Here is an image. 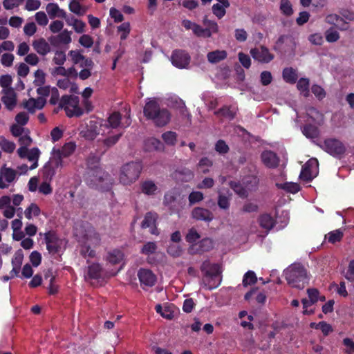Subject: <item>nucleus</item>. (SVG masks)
<instances>
[{
    "label": "nucleus",
    "instance_id": "nucleus-1",
    "mask_svg": "<svg viewBox=\"0 0 354 354\" xmlns=\"http://www.w3.org/2000/svg\"><path fill=\"white\" fill-rule=\"evenodd\" d=\"M87 171L85 177L86 184L102 192L111 189L113 180L110 174L100 167L99 158L96 156H89L86 160Z\"/></svg>",
    "mask_w": 354,
    "mask_h": 354
},
{
    "label": "nucleus",
    "instance_id": "nucleus-2",
    "mask_svg": "<svg viewBox=\"0 0 354 354\" xmlns=\"http://www.w3.org/2000/svg\"><path fill=\"white\" fill-rule=\"evenodd\" d=\"M287 283L292 288L302 290L308 284L307 270L300 263H294L283 271Z\"/></svg>",
    "mask_w": 354,
    "mask_h": 354
},
{
    "label": "nucleus",
    "instance_id": "nucleus-3",
    "mask_svg": "<svg viewBox=\"0 0 354 354\" xmlns=\"http://www.w3.org/2000/svg\"><path fill=\"white\" fill-rule=\"evenodd\" d=\"M142 170V164L139 162L131 161L120 168L119 180L124 185H130L139 178Z\"/></svg>",
    "mask_w": 354,
    "mask_h": 354
},
{
    "label": "nucleus",
    "instance_id": "nucleus-4",
    "mask_svg": "<svg viewBox=\"0 0 354 354\" xmlns=\"http://www.w3.org/2000/svg\"><path fill=\"white\" fill-rule=\"evenodd\" d=\"M319 147L324 151L337 159L342 158L346 151L345 144L337 138H326Z\"/></svg>",
    "mask_w": 354,
    "mask_h": 354
},
{
    "label": "nucleus",
    "instance_id": "nucleus-5",
    "mask_svg": "<svg viewBox=\"0 0 354 354\" xmlns=\"http://www.w3.org/2000/svg\"><path fill=\"white\" fill-rule=\"evenodd\" d=\"M76 149L75 142H69L65 143L61 149L54 147L52 150V163L56 168L63 167L64 158H68L71 156Z\"/></svg>",
    "mask_w": 354,
    "mask_h": 354
},
{
    "label": "nucleus",
    "instance_id": "nucleus-6",
    "mask_svg": "<svg viewBox=\"0 0 354 354\" xmlns=\"http://www.w3.org/2000/svg\"><path fill=\"white\" fill-rule=\"evenodd\" d=\"M191 57L189 54L182 49L174 50L171 56V64L178 68H187L189 65Z\"/></svg>",
    "mask_w": 354,
    "mask_h": 354
},
{
    "label": "nucleus",
    "instance_id": "nucleus-7",
    "mask_svg": "<svg viewBox=\"0 0 354 354\" xmlns=\"http://www.w3.org/2000/svg\"><path fill=\"white\" fill-rule=\"evenodd\" d=\"M250 53L254 60L264 64L270 62L274 57V55L265 46L252 48Z\"/></svg>",
    "mask_w": 354,
    "mask_h": 354
},
{
    "label": "nucleus",
    "instance_id": "nucleus-8",
    "mask_svg": "<svg viewBox=\"0 0 354 354\" xmlns=\"http://www.w3.org/2000/svg\"><path fill=\"white\" fill-rule=\"evenodd\" d=\"M318 160L316 158H310L302 167L299 178L304 181L310 182L315 176L313 174V169L318 168Z\"/></svg>",
    "mask_w": 354,
    "mask_h": 354
},
{
    "label": "nucleus",
    "instance_id": "nucleus-9",
    "mask_svg": "<svg viewBox=\"0 0 354 354\" xmlns=\"http://www.w3.org/2000/svg\"><path fill=\"white\" fill-rule=\"evenodd\" d=\"M171 119L169 111L165 108L159 107V111L155 112L154 116L150 118L149 120L153 121L154 124L158 127L167 125Z\"/></svg>",
    "mask_w": 354,
    "mask_h": 354
},
{
    "label": "nucleus",
    "instance_id": "nucleus-10",
    "mask_svg": "<svg viewBox=\"0 0 354 354\" xmlns=\"http://www.w3.org/2000/svg\"><path fill=\"white\" fill-rule=\"evenodd\" d=\"M46 249L49 253L56 254L59 252L60 246L59 237L54 231H48L44 234Z\"/></svg>",
    "mask_w": 354,
    "mask_h": 354
},
{
    "label": "nucleus",
    "instance_id": "nucleus-11",
    "mask_svg": "<svg viewBox=\"0 0 354 354\" xmlns=\"http://www.w3.org/2000/svg\"><path fill=\"white\" fill-rule=\"evenodd\" d=\"M3 96L1 97V102L5 105L6 108L9 111H12L17 102V94L12 88L2 90Z\"/></svg>",
    "mask_w": 354,
    "mask_h": 354
},
{
    "label": "nucleus",
    "instance_id": "nucleus-12",
    "mask_svg": "<svg viewBox=\"0 0 354 354\" xmlns=\"http://www.w3.org/2000/svg\"><path fill=\"white\" fill-rule=\"evenodd\" d=\"M222 270H218V272H213L209 276H203L202 283L208 290H213L218 287L222 281Z\"/></svg>",
    "mask_w": 354,
    "mask_h": 354
},
{
    "label": "nucleus",
    "instance_id": "nucleus-13",
    "mask_svg": "<svg viewBox=\"0 0 354 354\" xmlns=\"http://www.w3.org/2000/svg\"><path fill=\"white\" fill-rule=\"evenodd\" d=\"M192 217L196 221L209 223L214 219V214L208 209L196 207L192 211Z\"/></svg>",
    "mask_w": 354,
    "mask_h": 354
},
{
    "label": "nucleus",
    "instance_id": "nucleus-14",
    "mask_svg": "<svg viewBox=\"0 0 354 354\" xmlns=\"http://www.w3.org/2000/svg\"><path fill=\"white\" fill-rule=\"evenodd\" d=\"M261 158L264 165L270 169L277 168L279 164V158L276 153L266 150L261 153Z\"/></svg>",
    "mask_w": 354,
    "mask_h": 354
},
{
    "label": "nucleus",
    "instance_id": "nucleus-15",
    "mask_svg": "<svg viewBox=\"0 0 354 354\" xmlns=\"http://www.w3.org/2000/svg\"><path fill=\"white\" fill-rule=\"evenodd\" d=\"M16 175L17 172L13 169L2 167L0 169V188L8 187V185L5 181L8 183H12L15 179Z\"/></svg>",
    "mask_w": 354,
    "mask_h": 354
},
{
    "label": "nucleus",
    "instance_id": "nucleus-16",
    "mask_svg": "<svg viewBox=\"0 0 354 354\" xmlns=\"http://www.w3.org/2000/svg\"><path fill=\"white\" fill-rule=\"evenodd\" d=\"M71 100L68 104V108H65V112L68 118L73 116L80 117L83 115L84 111L82 108L79 106L78 97L71 95Z\"/></svg>",
    "mask_w": 354,
    "mask_h": 354
},
{
    "label": "nucleus",
    "instance_id": "nucleus-17",
    "mask_svg": "<svg viewBox=\"0 0 354 354\" xmlns=\"http://www.w3.org/2000/svg\"><path fill=\"white\" fill-rule=\"evenodd\" d=\"M138 277L141 285H145L148 287L153 286L156 281V275L149 269H140Z\"/></svg>",
    "mask_w": 354,
    "mask_h": 354
},
{
    "label": "nucleus",
    "instance_id": "nucleus-18",
    "mask_svg": "<svg viewBox=\"0 0 354 354\" xmlns=\"http://www.w3.org/2000/svg\"><path fill=\"white\" fill-rule=\"evenodd\" d=\"M178 196H180V194L175 189L169 190L164 195L163 205L169 207V209L173 213L176 212L178 210L176 203Z\"/></svg>",
    "mask_w": 354,
    "mask_h": 354
},
{
    "label": "nucleus",
    "instance_id": "nucleus-19",
    "mask_svg": "<svg viewBox=\"0 0 354 354\" xmlns=\"http://www.w3.org/2000/svg\"><path fill=\"white\" fill-rule=\"evenodd\" d=\"M214 248V242L209 238H204L198 243L192 245L189 250H194L196 253L202 254L203 252H209Z\"/></svg>",
    "mask_w": 354,
    "mask_h": 354
},
{
    "label": "nucleus",
    "instance_id": "nucleus-20",
    "mask_svg": "<svg viewBox=\"0 0 354 354\" xmlns=\"http://www.w3.org/2000/svg\"><path fill=\"white\" fill-rule=\"evenodd\" d=\"M84 138L89 140H94L99 134L97 124L95 121L91 120L86 129L80 133Z\"/></svg>",
    "mask_w": 354,
    "mask_h": 354
},
{
    "label": "nucleus",
    "instance_id": "nucleus-21",
    "mask_svg": "<svg viewBox=\"0 0 354 354\" xmlns=\"http://www.w3.org/2000/svg\"><path fill=\"white\" fill-rule=\"evenodd\" d=\"M159 107L160 104L156 99H149V101L146 102L143 108L144 116L147 120H149L151 117L154 116L156 111H159Z\"/></svg>",
    "mask_w": 354,
    "mask_h": 354
},
{
    "label": "nucleus",
    "instance_id": "nucleus-22",
    "mask_svg": "<svg viewBox=\"0 0 354 354\" xmlns=\"http://www.w3.org/2000/svg\"><path fill=\"white\" fill-rule=\"evenodd\" d=\"M46 12L50 19L66 18V12L61 9L56 3H49L46 8Z\"/></svg>",
    "mask_w": 354,
    "mask_h": 354
},
{
    "label": "nucleus",
    "instance_id": "nucleus-23",
    "mask_svg": "<svg viewBox=\"0 0 354 354\" xmlns=\"http://www.w3.org/2000/svg\"><path fill=\"white\" fill-rule=\"evenodd\" d=\"M158 189V186L151 180H147L140 183V190L142 193H143L145 195H155L157 193Z\"/></svg>",
    "mask_w": 354,
    "mask_h": 354
},
{
    "label": "nucleus",
    "instance_id": "nucleus-24",
    "mask_svg": "<svg viewBox=\"0 0 354 354\" xmlns=\"http://www.w3.org/2000/svg\"><path fill=\"white\" fill-rule=\"evenodd\" d=\"M32 46L37 53L41 55H47L50 50V45L44 38L35 40Z\"/></svg>",
    "mask_w": 354,
    "mask_h": 354
},
{
    "label": "nucleus",
    "instance_id": "nucleus-25",
    "mask_svg": "<svg viewBox=\"0 0 354 354\" xmlns=\"http://www.w3.org/2000/svg\"><path fill=\"white\" fill-rule=\"evenodd\" d=\"M258 222L259 225L266 230H270L275 225V220L270 214H261L258 218Z\"/></svg>",
    "mask_w": 354,
    "mask_h": 354
},
{
    "label": "nucleus",
    "instance_id": "nucleus-26",
    "mask_svg": "<svg viewBox=\"0 0 354 354\" xmlns=\"http://www.w3.org/2000/svg\"><path fill=\"white\" fill-rule=\"evenodd\" d=\"M227 53L224 50H216L209 52L207 55V59L211 64L218 63L226 59Z\"/></svg>",
    "mask_w": 354,
    "mask_h": 354
},
{
    "label": "nucleus",
    "instance_id": "nucleus-27",
    "mask_svg": "<svg viewBox=\"0 0 354 354\" xmlns=\"http://www.w3.org/2000/svg\"><path fill=\"white\" fill-rule=\"evenodd\" d=\"M216 116H221L230 120H233L236 116V110L232 106H223L214 112Z\"/></svg>",
    "mask_w": 354,
    "mask_h": 354
},
{
    "label": "nucleus",
    "instance_id": "nucleus-28",
    "mask_svg": "<svg viewBox=\"0 0 354 354\" xmlns=\"http://www.w3.org/2000/svg\"><path fill=\"white\" fill-rule=\"evenodd\" d=\"M220 269H221V267L219 264L211 263L208 260L203 261L201 266V270L205 276H209L213 272L218 273Z\"/></svg>",
    "mask_w": 354,
    "mask_h": 354
},
{
    "label": "nucleus",
    "instance_id": "nucleus-29",
    "mask_svg": "<svg viewBox=\"0 0 354 354\" xmlns=\"http://www.w3.org/2000/svg\"><path fill=\"white\" fill-rule=\"evenodd\" d=\"M230 188L241 198H245L248 196V192L245 185L236 181H230L229 183Z\"/></svg>",
    "mask_w": 354,
    "mask_h": 354
},
{
    "label": "nucleus",
    "instance_id": "nucleus-30",
    "mask_svg": "<svg viewBox=\"0 0 354 354\" xmlns=\"http://www.w3.org/2000/svg\"><path fill=\"white\" fill-rule=\"evenodd\" d=\"M259 183V178L255 175H249L244 178L243 185L248 191H256L258 189Z\"/></svg>",
    "mask_w": 354,
    "mask_h": 354
},
{
    "label": "nucleus",
    "instance_id": "nucleus-31",
    "mask_svg": "<svg viewBox=\"0 0 354 354\" xmlns=\"http://www.w3.org/2000/svg\"><path fill=\"white\" fill-rule=\"evenodd\" d=\"M158 214L156 212H147L143 221L141 223V227L142 228H148V227H156V221L158 219Z\"/></svg>",
    "mask_w": 354,
    "mask_h": 354
},
{
    "label": "nucleus",
    "instance_id": "nucleus-32",
    "mask_svg": "<svg viewBox=\"0 0 354 354\" xmlns=\"http://www.w3.org/2000/svg\"><path fill=\"white\" fill-rule=\"evenodd\" d=\"M282 77L283 80L289 84H295L297 80V74L295 69L292 67H286L283 70Z\"/></svg>",
    "mask_w": 354,
    "mask_h": 354
},
{
    "label": "nucleus",
    "instance_id": "nucleus-33",
    "mask_svg": "<svg viewBox=\"0 0 354 354\" xmlns=\"http://www.w3.org/2000/svg\"><path fill=\"white\" fill-rule=\"evenodd\" d=\"M102 268L100 264L93 263L88 267L87 275L91 279H99L102 277Z\"/></svg>",
    "mask_w": 354,
    "mask_h": 354
},
{
    "label": "nucleus",
    "instance_id": "nucleus-34",
    "mask_svg": "<svg viewBox=\"0 0 354 354\" xmlns=\"http://www.w3.org/2000/svg\"><path fill=\"white\" fill-rule=\"evenodd\" d=\"M123 252L120 250L115 249L108 252L106 261L112 265H116L123 259Z\"/></svg>",
    "mask_w": 354,
    "mask_h": 354
},
{
    "label": "nucleus",
    "instance_id": "nucleus-35",
    "mask_svg": "<svg viewBox=\"0 0 354 354\" xmlns=\"http://www.w3.org/2000/svg\"><path fill=\"white\" fill-rule=\"evenodd\" d=\"M303 134L308 138H316L319 134V129L311 124H305L302 127Z\"/></svg>",
    "mask_w": 354,
    "mask_h": 354
},
{
    "label": "nucleus",
    "instance_id": "nucleus-36",
    "mask_svg": "<svg viewBox=\"0 0 354 354\" xmlns=\"http://www.w3.org/2000/svg\"><path fill=\"white\" fill-rule=\"evenodd\" d=\"M40 156V151L37 147H33L28 152L27 158L33 163L30 167V169L32 170L38 167V160Z\"/></svg>",
    "mask_w": 354,
    "mask_h": 354
},
{
    "label": "nucleus",
    "instance_id": "nucleus-37",
    "mask_svg": "<svg viewBox=\"0 0 354 354\" xmlns=\"http://www.w3.org/2000/svg\"><path fill=\"white\" fill-rule=\"evenodd\" d=\"M71 41V33L67 30H63L59 33L53 40H51V43L53 44H68Z\"/></svg>",
    "mask_w": 354,
    "mask_h": 354
},
{
    "label": "nucleus",
    "instance_id": "nucleus-38",
    "mask_svg": "<svg viewBox=\"0 0 354 354\" xmlns=\"http://www.w3.org/2000/svg\"><path fill=\"white\" fill-rule=\"evenodd\" d=\"M162 138L166 145L174 146L177 142V133L174 131H168L162 134Z\"/></svg>",
    "mask_w": 354,
    "mask_h": 354
},
{
    "label": "nucleus",
    "instance_id": "nucleus-39",
    "mask_svg": "<svg viewBox=\"0 0 354 354\" xmlns=\"http://www.w3.org/2000/svg\"><path fill=\"white\" fill-rule=\"evenodd\" d=\"M343 236V232L340 229H338L328 233V234L326 235V238L329 243L334 244L337 242H339L342 239Z\"/></svg>",
    "mask_w": 354,
    "mask_h": 354
},
{
    "label": "nucleus",
    "instance_id": "nucleus-40",
    "mask_svg": "<svg viewBox=\"0 0 354 354\" xmlns=\"http://www.w3.org/2000/svg\"><path fill=\"white\" fill-rule=\"evenodd\" d=\"M326 40L329 43H334L338 41L340 38L339 33L335 29L334 27H330L325 31Z\"/></svg>",
    "mask_w": 354,
    "mask_h": 354
},
{
    "label": "nucleus",
    "instance_id": "nucleus-41",
    "mask_svg": "<svg viewBox=\"0 0 354 354\" xmlns=\"http://www.w3.org/2000/svg\"><path fill=\"white\" fill-rule=\"evenodd\" d=\"M257 281V277L254 272L248 271L243 276L242 283L244 287L253 285Z\"/></svg>",
    "mask_w": 354,
    "mask_h": 354
},
{
    "label": "nucleus",
    "instance_id": "nucleus-42",
    "mask_svg": "<svg viewBox=\"0 0 354 354\" xmlns=\"http://www.w3.org/2000/svg\"><path fill=\"white\" fill-rule=\"evenodd\" d=\"M309 80L308 78H300L297 82V87L305 97L309 95Z\"/></svg>",
    "mask_w": 354,
    "mask_h": 354
},
{
    "label": "nucleus",
    "instance_id": "nucleus-43",
    "mask_svg": "<svg viewBox=\"0 0 354 354\" xmlns=\"http://www.w3.org/2000/svg\"><path fill=\"white\" fill-rule=\"evenodd\" d=\"M41 213V210L39 206L35 203H31L28 207H27L24 212L26 218L28 219L32 218V214L35 216H38Z\"/></svg>",
    "mask_w": 354,
    "mask_h": 354
},
{
    "label": "nucleus",
    "instance_id": "nucleus-44",
    "mask_svg": "<svg viewBox=\"0 0 354 354\" xmlns=\"http://www.w3.org/2000/svg\"><path fill=\"white\" fill-rule=\"evenodd\" d=\"M157 248L156 242L149 241L142 246L140 252L145 255H150L154 254Z\"/></svg>",
    "mask_w": 354,
    "mask_h": 354
},
{
    "label": "nucleus",
    "instance_id": "nucleus-45",
    "mask_svg": "<svg viewBox=\"0 0 354 354\" xmlns=\"http://www.w3.org/2000/svg\"><path fill=\"white\" fill-rule=\"evenodd\" d=\"M69 10L77 15H84L86 12V8H83L78 1H71L68 6Z\"/></svg>",
    "mask_w": 354,
    "mask_h": 354
},
{
    "label": "nucleus",
    "instance_id": "nucleus-46",
    "mask_svg": "<svg viewBox=\"0 0 354 354\" xmlns=\"http://www.w3.org/2000/svg\"><path fill=\"white\" fill-rule=\"evenodd\" d=\"M280 10L286 16H291L293 14L292 4L289 0H281Z\"/></svg>",
    "mask_w": 354,
    "mask_h": 354
},
{
    "label": "nucleus",
    "instance_id": "nucleus-47",
    "mask_svg": "<svg viewBox=\"0 0 354 354\" xmlns=\"http://www.w3.org/2000/svg\"><path fill=\"white\" fill-rule=\"evenodd\" d=\"M107 121L111 127L117 128L120 124L121 114L119 112H113L108 118Z\"/></svg>",
    "mask_w": 354,
    "mask_h": 354
},
{
    "label": "nucleus",
    "instance_id": "nucleus-48",
    "mask_svg": "<svg viewBox=\"0 0 354 354\" xmlns=\"http://www.w3.org/2000/svg\"><path fill=\"white\" fill-rule=\"evenodd\" d=\"M131 31V26L129 22L122 23L118 27V32H122L120 35V39L125 40Z\"/></svg>",
    "mask_w": 354,
    "mask_h": 354
},
{
    "label": "nucleus",
    "instance_id": "nucleus-49",
    "mask_svg": "<svg viewBox=\"0 0 354 354\" xmlns=\"http://www.w3.org/2000/svg\"><path fill=\"white\" fill-rule=\"evenodd\" d=\"M230 199L224 194H218L217 204L220 209L227 210L230 208Z\"/></svg>",
    "mask_w": 354,
    "mask_h": 354
},
{
    "label": "nucleus",
    "instance_id": "nucleus-50",
    "mask_svg": "<svg viewBox=\"0 0 354 354\" xmlns=\"http://www.w3.org/2000/svg\"><path fill=\"white\" fill-rule=\"evenodd\" d=\"M167 253L173 257H178L182 254L181 246L176 244H169L167 250Z\"/></svg>",
    "mask_w": 354,
    "mask_h": 354
},
{
    "label": "nucleus",
    "instance_id": "nucleus-51",
    "mask_svg": "<svg viewBox=\"0 0 354 354\" xmlns=\"http://www.w3.org/2000/svg\"><path fill=\"white\" fill-rule=\"evenodd\" d=\"M0 147L2 150L7 153H12L15 149V144L13 142H10L6 138H2L0 141Z\"/></svg>",
    "mask_w": 354,
    "mask_h": 354
},
{
    "label": "nucleus",
    "instance_id": "nucleus-52",
    "mask_svg": "<svg viewBox=\"0 0 354 354\" xmlns=\"http://www.w3.org/2000/svg\"><path fill=\"white\" fill-rule=\"evenodd\" d=\"M204 198L203 194L198 191L192 192L188 197L189 203L190 205H192L195 203H199L203 201Z\"/></svg>",
    "mask_w": 354,
    "mask_h": 354
},
{
    "label": "nucleus",
    "instance_id": "nucleus-53",
    "mask_svg": "<svg viewBox=\"0 0 354 354\" xmlns=\"http://www.w3.org/2000/svg\"><path fill=\"white\" fill-rule=\"evenodd\" d=\"M209 30L207 27L203 28L200 25L197 24V26H195L194 33L198 37L209 38L211 37V32H209Z\"/></svg>",
    "mask_w": 354,
    "mask_h": 354
},
{
    "label": "nucleus",
    "instance_id": "nucleus-54",
    "mask_svg": "<svg viewBox=\"0 0 354 354\" xmlns=\"http://www.w3.org/2000/svg\"><path fill=\"white\" fill-rule=\"evenodd\" d=\"M71 100L72 99L71 98V95H63L59 100L58 106L54 109L53 113H57L62 109L65 110V108H68V104Z\"/></svg>",
    "mask_w": 354,
    "mask_h": 354
},
{
    "label": "nucleus",
    "instance_id": "nucleus-55",
    "mask_svg": "<svg viewBox=\"0 0 354 354\" xmlns=\"http://www.w3.org/2000/svg\"><path fill=\"white\" fill-rule=\"evenodd\" d=\"M311 91L315 95V97L319 100H323L326 95L324 89L317 84H313L312 86Z\"/></svg>",
    "mask_w": 354,
    "mask_h": 354
},
{
    "label": "nucleus",
    "instance_id": "nucleus-56",
    "mask_svg": "<svg viewBox=\"0 0 354 354\" xmlns=\"http://www.w3.org/2000/svg\"><path fill=\"white\" fill-rule=\"evenodd\" d=\"M68 55L71 56V59L74 64H77L81 63L83 59H85V56H84L80 50H72L69 51Z\"/></svg>",
    "mask_w": 354,
    "mask_h": 354
},
{
    "label": "nucleus",
    "instance_id": "nucleus-57",
    "mask_svg": "<svg viewBox=\"0 0 354 354\" xmlns=\"http://www.w3.org/2000/svg\"><path fill=\"white\" fill-rule=\"evenodd\" d=\"M200 237L201 236L198 233V232L195 229L192 228L188 231L185 236V239L187 242L194 245L193 243H195L197 240H198Z\"/></svg>",
    "mask_w": 354,
    "mask_h": 354
},
{
    "label": "nucleus",
    "instance_id": "nucleus-58",
    "mask_svg": "<svg viewBox=\"0 0 354 354\" xmlns=\"http://www.w3.org/2000/svg\"><path fill=\"white\" fill-rule=\"evenodd\" d=\"M225 8L223 5L216 3L212 6V12L218 19H221L226 13Z\"/></svg>",
    "mask_w": 354,
    "mask_h": 354
},
{
    "label": "nucleus",
    "instance_id": "nucleus-59",
    "mask_svg": "<svg viewBox=\"0 0 354 354\" xmlns=\"http://www.w3.org/2000/svg\"><path fill=\"white\" fill-rule=\"evenodd\" d=\"M203 24L209 29L211 35L218 32V26L214 21L209 20L206 17L203 19Z\"/></svg>",
    "mask_w": 354,
    "mask_h": 354
},
{
    "label": "nucleus",
    "instance_id": "nucleus-60",
    "mask_svg": "<svg viewBox=\"0 0 354 354\" xmlns=\"http://www.w3.org/2000/svg\"><path fill=\"white\" fill-rule=\"evenodd\" d=\"M241 211L244 213L257 212L259 211V206L256 203L247 202L243 205Z\"/></svg>",
    "mask_w": 354,
    "mask_h": 354
},
{
    "label": "nucleus",
    "instance_id": "nucleus-61",
    "mask_svg": "<svg viewBox=\"0 0 354 354\" xmlns=\"http://www.w3.org/2000/svg\"><path fill=\"white\" fill-rule=\"evenodd\" d=\"M215 150L221 154H225L228 152L229 147L224 140H219L215 145Z\"/></svg>",
    "mask_w": 354,
    "mask_h": 354
},
{
    "label": "nucleus",
    "instance_id": "nucleus-62",
    "mask_svg": "<svg viewBox=\"0 0 354 354\" xmlns=\"http://www.w3.org/2000/svg\"><path fill=\"white\" fill-rule=\"evenodd\" d=\"M110 16L113 19L115 23L122 22L124 20V16L120 10L114 7L110 8Z\"/></svg>",
    "mask_w": 354,
    "mask_h": 354
},
{
    "label": "nucleus",
    "instance_id": "nucleus-63",
    "mask_svg": "<svg viewBox=\"0 0 354 354\" xmlns=\"http://www.w3.org/2000/svg\"><path fill=\"white\" fill-rule=\"evenodd\" d=\"M239 60L241 65L245 68H249L251 66V59L249 55L243 53V52H240L238 55Z\"/></svg>",
    "mask_w": 354,
    "mask_h": 354
},
{
    "label": "nucleus",
    "instance_id": "nucleus-64",
    "mask_svg": "<svg viewBox=\"0 0 354 354\" xmlns=\"http://www.w3.org/2000/svg\"><path fill=\"white\" fill-rule=\"evenodd\" d=\"M14 55L11 53H4L1 56V63L3 66L10 67L12 65L14 61Z\"/></svg>",
    "mask_w": 354,
    "mask_h": 354
}]
</instances>
